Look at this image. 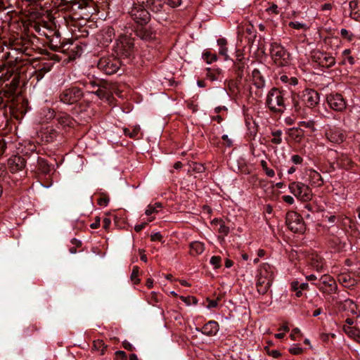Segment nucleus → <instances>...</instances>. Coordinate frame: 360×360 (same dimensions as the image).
<instances>
[{
  "label": "nucleus",
  "instance_id": "obj_1",
  "mask_svg": "<svg viewBox=\"0 0 360 360\" xmlns=\"http://www.w3.org/2000/svg\"><path fill=\"white\" fill-rule=\"evenodd\" d=\"M128 11V14L134 25H147L151 20V13L154 18L162 23L169 20L167 7L164 0H135Z\"/></svg>",
  "mask_w": 360,
  "mask_h": 360
},
{
  "label": "nucleus",
  "instance_id": "obj_2",
  "mask_svg": "<svg viewBox=\"0 0 360 360\" xmlns=\"http://www.w3.org/2000/svg\"><path fill=\"white\" fill-rule=\"evenodd\" d=\"M12 75L13 72L9 70L0 75V108H6L8 103L13 102L15 99L16 91L20 84L19 76L14 75L9 84L3 85Z\"/></svg>",
  "mask_w": 360,
  "mask_h": 360
},
{
  "label": "nucleus",
  "instance_id": "obj_3",
  "mask_svg": "<svg viewBox=\"0 0 360 360\" xmlns=\"http://www.w3.org/2000/svg\"><path fill=\"white\" fill-rule=\"evenodd\" d=\"M285 96L286 92L274 87L267 94L266 105L273 112L282 113L285 107Z\"/></svg>",
  "mask_w": 360,
  "mask_h": 360
},
{
  "label": "nucleus",
  "instance_id": "obj_4",
  "mask_svg": "<svg viewBox=\"0 0 360 360\" xmlns=\"http://www.w3.org/2000/svg\"><path fill=\"white\" fill-rule=\"evenodd\" d=\"M270 53L275 64L278 66H286L289 64L290 55L280 44L274 42L271 45Z\"/></svg>",
  "mask_w": 360,
  "mask_h": 360
},
{
  "label": "nucleus",
  "instance_id": "obj_5",
  "mask_svg": "<svg viewBox=\"0 0 360 360\" xmlns=\"http://www.w3.org/2000/svg\"><path fill=\"white\" fill-rule=\"evenodd\" d=\"M97 66L98 69L106 75H113L116 73L121 66V62L117 57L114 56H108L99 59Z\"/></svg>",
  "mask_w": 360,
  "mask_h": 360
},
{
  "label": "nucleus",
  "instance_id": "obj_6",
  "mask_svg": "<svg viewBox=\"0 0 360 360\" xmlns=\"http://www.w3.org/2000/svg\"><path fill=\"white\" fill-rule=\"evenodd\" d=\"M84 96L82 89L77 86H70L63 90L58 98L60 102L67 105H72L79 101Z\"/></svg>",
  "mask_w": 360,
  "mask_h": 360
},
{
  "label": "nucleus",
  "instance_id": "obj_7",
  "mask_svg": "<svg viewBox=\"0 0 360 360\" xmlns=\"http://www.w3.org/2000/svg\"><path fill=\"white\" fill-rule=\"evenodd\" d=\"M134 39L127 34H121L117 40L115 52L117 55L128 58L133 52Z\"/></svg>",
  "mask_w": 360,
  "mask_h": 360
},
{
  "label": "nucleus",
  "instance_id": "obj_8",
  "mask_svg": "<svg viewBox=\"0 0 360 360\" xmlns=\"http://www.w3.org/2000/svg\"><path fill=\"white\" fill-rule=\"evenodd\" d=\"M285 224L288 229L294 233H303L306 230V226L302 217L294 211L287 212Z\"/></svg>",
  "mask_w": 360,
  "mask_h": 360
},
{
  "label": "nucleus",
  "instance_id": "obj_9",
  "mask_svg": "<svg viewBox=\"0 0 360 360\" xmlns=\"http://www.w3.org/2000/svg\"><path fill=\"white\" fill-rule=\"evenodd\" d=\"M290 192L303 202L309 201L312 198L311 188L302 182H292L289 184Z\"/></svg>",
  "mask_w": 360,
  "mask_h": 360
},
{
  "label": "nucleus",
  "instance_id": "obj_10",
  "mask_svg": "<svg viewBox=\"0 0 360 360\" xmlns=\"http://www.w3.org/2000/svg\"><path fill=\"white\" fill-rule=\"evenodd\" d=\"M133 31L135 35L143 41L150 42L156 39V30L148 24L147 25H134Z\"/></svg>",
  "mask_w": 360,
  "mask_h": 360
},
{
  "label": "nucleus",
  "instance_id": "obj_11",
  "mask_svg": "<svg viewBox=\"0 0 360 360\" xmlns=\"http://www.w3.org/2000/svg\"><path fill=\"white\" fill-rule=\"evenodd\" d=\"M325 136L330 142L340 144L345 141L347 134L342 129L338 127L328 126L326 128Z\"/></svg>",
  "mask_w": 360,
  "mask_h": 360
},
{
  "label": "nucleus",
  "instance_id": "obj_12",
  "mask_svg": "<svg viewBox=\"0 0 360 360\" xmlns=\"http://www.w3.org/2000/svg\"><path fill=\"white\" fill-rule=\"evenodd\" d=\"M311 60L319 65L329 68L335 63V59L328 53L320 51H314L311 53Z\"/></svg>",
  "mask_w": 360,
  "mask_h": 360
},
{
  "label": "nucleus",
  "instance_id": "obj_13",
  "mask_svg": "<svg viewBox=\"0 0 360 360\" xmlns=\"http://www.w3.org/2000/svg\"><path fill=\"white\" fill-rule=\"evenodd\" d=\"M300 100L304 105L313 108L319 102V94L312 89H306L302 91Z\"/></svg>",
  "mask_w": 360,
  "mask_h": 360
},
{
  "label": "nucleus",
  "instance_id": "obj_14",
  "mask_svg": "<svg viewBox=\"0 0 360 360\" xmlns=\"http://www.w3.org/2000/svg\"><path fill=\"white\" fill-rule=\"evenodd\" d=\"M317 286L323 292L328 294L335 293L338 290L335 281L330 276L326 274L321 276Z\"/></svg>",
  "mask_w": 360,
  "mask_h": 360
},
{
  "label": "nucleus",
  "instance_id": "obj_15",
  "mask_svg": "<svg viewBox=\"0 0 360 360\" xmlns=\"http://www.w3.org/2000/svg\"><path fill=\"white\" fill-rule=\"evenodd\" d=\"M326 100L328 105L333 110L341 112L346 108V101L340 94L331 93L327 96Z\"/></svg>",
  "mask_w": 360,
  "mask_h": 360
},
{
  "label": "nucleus",
  "instance_id": "obj_16",
  "mask_svg": "<svg viewBox=\"0 0 360 360\" xmlns=\"http://www.w3.org/2000/svg\"><path fill=\"white\" fill-rule=\"evenodd\" d=\"M8 165L10 171L12 173H15L25 167L26 160L21 156L15 155L8 159Z\"/></svg>",
  "mask_w": 360,
  "mask_h": 360
},
{
  "label": "nucleus",
  "instance_id": "obj_17",
  "mask_svg": "<svg viewBox=\"0 0 360 360\" xmlns=\"http://www.w3.org/2000/svg\"><path fill=\"white\" fill-rule=\"evenodd\" d=\"M219 323L215 321H210L206 323L203 327L200 330L196 328L197 330L200 331L202 334L207 336L215 335L219 331Z\"/></svg>",
  "mask_w": 360,
  "mask_h": 360
},
{
  "label": "nucleus",
  "instance_id": "obj_18",
  "mask_svg": "<svg viewBox=\"0 0 360 360\" xmlns=\"http://www.w3.org/2000/svg\"><path fill=\"white\" fill-rule=\"evenodd\" d=\"M328 243L331 248L335 251L342 252L346 248V243L340 237L330 235L328 239Z\"/></svg>",
  "mask_w": 360,
  "mask_h": 360
},
{
  "label": "nucleus",
  "instance_id": "obj_19",
  "mask_svg": "<svg viewBox=\"0 0 360 360\" xmlns=\"http://www.w3.org/2000/svg\"><path fill=\"white\" fill-rule=\"evenodd\" d=\"M257 276L266 278L273 281L274 279V267L267 263L261 264L258 269Z\"/></svg>",
  "mask_w": 360,
  "mask_h": 360
},
{
  "label": "nucleus",
  "instance_id": "obj_20",
  "mask_svg": "<svg viewBox=\"0 0 360 360\" xmlns=\"http://www.w3.org/2000/svg\"><path fill=\"white\" fill-rule=\"evenodd\" d=\"M55 119L56 120L58 124L62 127H72L73 125V118L66 112H60L55 113Z\"/></svg>",
  "mask_w": 360,
  "mask_h": 360
},
{
  "label": "nucleus",
  "instance_id": "obj_21",
  "mask_svg": "<svg viewBox=\"0 0 360 360\" xmlns=\"http://www.w3.org/2000/svg\"><path fill=\"white\" fill-rule=\"evenodd\" d=\"M257 283H256V288L258 293L260 295H265L268 290H269V288L271 285L272 281L271 280H268L262 278H260L259 276H257Z\"/></svg>",
  "mask_w": 360,
  "mask_h": 360
},
{
  "label": "nucleus",
  "instance_id": "obj_22",
  "mask_svg": "<svg viewBox=\"0 0 360 360\" xmlns=\"http://www.w3.org/2000/svg\"><path fill=\"white\" fill-rule=\"evenodd\" d=\"M309 184L311 186L320 187L323 184V180L321 174L313 169H309L307 172Z\"/></svg>",
  "mask_w": 360,
  "mask_h": 360
},
{
  "label": "nucleus",
  "instance_id": "obj_23",
  "mask_svg": "<svg viewBox=\"0 0 360 360\" xmlns=\"http://www.w3.org/2000/svg\"><path fill=\"white\" fill-rule=\"evenodd\" d=\"M338 165L345 169H349L353 167L354 163L351 158L345 155L341 154L337 159Z\"/></svg>",
  "mask_w": 360,
  "mask_h": 360
},
{
  "label": "nucleus",
  "instance_id": "obj_24",
  "mask_svg": "<svg viewBox=\"0 0 360 360\" xmlns=\"http://www.w3.org/2000/svg\"><path fill=\"white\" fill-rule=\"evenodd\" d=\"M350 16L356 21H360V0H352L349 2Z\"/></svg>",
  "mask_w": 360,
  "mask_h": 360
},
{
  "label": "nucleus",
  "instance_id": "obj_25",
  "mask_svg": "<svg viewBox=\"0 0 360 360\" xmlns=\"http://www.w3.org/2000/svg\"><path fill=\"white\" fill-rule=\"evenodd\" d=\"M253 83L257 89H262L265 85V81L259 70L255 69L252 72Z\"/></svg>",
  "mask_w": 360,
  "mask_h": 360
},
{
  "label": "nucleus",
  "instance_id": "obj_26",
  "mask_svg": "<svg viewBox=\"0 0 360 360\" xmlns=\"http://www.w3.org/2000/svg\"><path fill=\"white\" fill-rule=\"evenodd\" d=\"M246 68L247 63H233V69L238 80H242Z\"/></svg>",
  "mask_w": 360,
  "mask_h": 360
},
{
  "label": "nucleus",
  "instance_id": "obj_27",
  "mask_svg": "<svg viewBox=\"0 0 360 360\" xmlns=\"http://www.w3.org/2000/svg\"><path fill=\"white\" fill-rule=\"evenodd\" d=\"M204 244L199 241H195L190 244V254L193 256L198 255L203 252Z\"/></svg>",
  "mask_w": 360,
  "mask_h": 360
},
{
  "label": "nucleus",
  "instance_id": "obj_28",
  "mask_svg": "<svg viewBox=\"0 0 360 360\" xmlns=\"http://www.w3.org/2000/svg\"><path fill=\"white\" fill-rule=\"evenodd\" d=\"M339 309L342 311L350 310L351 313L354 314L356 309V305L352 300L347 299L344 302H340Z\"/></svg>",
  "mask_w": 360,
  "mask_h": 360
},
{
  "label": "nucleus",
  "instance_id": "obj_29",
  "mask_svg": "<svg viewBox=\"0 0 360 360\" xmlns=\"http://www.w3.org/2000/svg\"><path fill=\"white\" fill-rule=\"evenodd\" d=\"M38 169L44 174H49L51 171L50 165L48 162L39 156L37 157Z\"/></svg>",
  "mask_w": 360,
  "mask_h": 360
},
{
  "label": "nucleus",
  "instance_id": "obj_30",
  "mask_svg": "<svg viewBox=\"0 0 360 360\" xmlns=\"http://www.w3.org/2000/svg\"><path fill=\"white\" fill-rule=\"evenodd\" d=\"M291 100L295 112L300 113L302 110V105H304L301 102L300 95L292 94L291 96Z\"/></svg>",
  "mask_w": 360,
  "mask_h": 360
},
{
  "label": "nucleus",
  "instance_id": "obj_31",
  "mask_svg": "<svg viewBox=\"0 0 360 360\" xmlns=\"http://www.w3.org/2000/svg\"><path fill=\"white\" fill-rule=\"evenodd\" d=\"M339 281L345 287L350 288L355 284V280L352 279L350 276L345 274L339 277Z\"/></svg>",
  "mask_w": 360,
  "mask_h": 360
},
{
  "label": "nucleus",
  "instance_id": "obj_32",
  "mask_svg": "<svg viewBox=\"0 0 360 360\" xmlns=\"http://www.w3.org/2000/svg\"><path fill=\"white\" fill-rule=\"evenodd\" d=\"M242 80H238V78L236 77L235 79H231L228 82V88L232 92L235 93L236 91H239V86L241 83Z\"/></svg>",
  "mask_w": 360,
  "mask_h": 360
},
{
  "label": "nucleus",
  "instance_id": "obj_33",
  "mask_svg": "<svg viewBox=\"0 0 360 360\" xmlns=\"http://www.w3.org/2000/svg\"><path fill=\"white\" fill-rule=\"evenodd\" d=\"M343 329H344V331L351 338H355L356 336L358 335V334H360V329L357 328H355V327H352V326H344L343 327Z\"/></svg>",
  "mask_w": 360,
  "mask_h": 360
},
{
  "label": "nucleus",
  "instance_id": "obj_34",
  "mask_svg": "<svg viewBox=\"0 0 360 360\" xmlns=\"http://www.w3.org/2000/svg\"><path fill=\"white\" fill-rule=\"evenodd\" d=\"M58 134V131L53 128L47 129L46 131L44 133L45 138L48 142L53 141L57 137Z\"/></svg>",
  "mask_w": 360,
  "mask_h": 360
},
{
  "label": "nucleus",
  "instance_id": "obj_35",
  "mask_svg": "<svg viewBox=\"0 0 360 360\" xmlns=\"http://www.w3.org/2000/svg\"><path fill=\"white\" fill-rule=\"evenodd\" d=\"M140 131V127L139 126L134 127L131 131L128 128H124L123 131L125 136H127L130 138H136Z\"/></svg>",
  "mask_w": 360,
  "mask_h": 360
},
{
  "label": "nucleus",
  "instance_id": "obj_36",
  "mask_svg": "<svg viewBox=\"0 0 360 360\" xmlns=\"http://www.w3.org/2000/svg\"><path fill=\"white\" fill-rule=\"evenodd\" d=\"M282 134H283V132L281 130L273 131L271 132V135L274 136V138L271 141V143H273L274 144H276V145H278V144L281 143L282 139L281 138V136Z\"/></svg>",
  "mask_w": 360,
  "mask_h": 360
},
{
  "label": "nucleus",
  "instance_id": "obj_37",
  "mask_svg": "<svg viewBox=\"0 0 360 360\" xmlns=\"http://www.w3.org/2000/svg\"><path fill=\"white\" fill-rule=\"evenodd\" d=\"M96 95H97L101 99H107L110 98V93L105 89L98 88L97 90L94 91Z\"/></svg>",
  "mask_w": 360,
  "mask_h": 360
},
{
  "label": "nucleus",
  "instance_id": "obj_38",
  "mask_svg": "<svg viewBox=\"0 0 360 360\" xmlns=\"http://www.w3.org/2000/svg\"><path fill=\"white\" fill-rule=\"evenodd\" d=\"M207 75L206 77L211 81H215L218 79V75H219L220 72L218 70H212L211 68L207 69Z\"/></svg>",
  "mask_w": 360,
  "mask_h": 360
},
{
  "label": "nucleus",
  "instance_id": "obj_39",
  "mask_svg": "<svg viewBox=\"0 0 360 360\" xmlns=\"http://www.w3.org/2000/svg\"><path fill=\"white\" fill-rule=\"evenodd\" d=\"M190 167L192 168L193 172L197 173H202L205 171V167L202 163L193 162L191 163Z\"/></svg>",
  "mask_w": 360,
  "mask_h": 360
},
{
  "label": "nucleus",
  "instance_id": "obj_40",
  "mask_svg": "<svg viewBox=\"0 0 360 360\" xmlns=\"http://www.w3.org/2000/svg\"><path fill=\"white\" fill-rule=\"evenodd\" d=\"M261 166L262 167V169L264 171L265 174L269 176V177H273L275 175V172L274 171V169H269L267 166V162L266 160H262L261 161Z\"/></svg>",
  "mask_w": 360,
  "mask_h": 360
},
{
  "label": "nucleus",
  "instance_id": "obj_41",
  "mask_svg": "<svg viewBox=\"0 0 360 360\" xmlns=\"http://www.w3.org/2000/svg\"><path fill=\"white\" fill-rule=\"evenodd\" d=\"M94 347L97 350H101V354H103L107 346L102 340H98L94 341Z\"/></svg>",
  "mask_w": 360,
  "mask_h": 360
},
{
  "label": "nucleus",
  "instance_id": "obj_42",
  "mask_svg": "<svg viewBox=\"0 0 360 360\" xmlns=\"http://www.w3.org/2000/svg\"><path fill=\"white\" fill-rule=\"evenodd\" d=\"M109 201H110V198L108 196V195H106L105 193H101L97 200V203L100 206L106 207L108 205Z\"/></svg>",
  "mask_w": 360,
  "mask_h": 360
},
{
  "label": "nucleus",
  "instance_id": "obj_43",
  "mask_svg": "<svg viewBox=\"0 0 360 360\" xmlns=\"http://www.w3.org/2000/svg\"><path fill=\"white\" fill-rule=\"evenodd\" d=\"M248 59L245 58L243 51L238 49L236 52V59L233 63H247Z\"/></svg>",
  "mask_w": 360,
  "mask_h": 360
},
{
  "label": "nucleus",
  "instance_id": "obj_44",
  "mask_svg": "<svg viewBox=\"0 0 360 360\" xmlns=\"http://www.w3.org/2000/svg\"><path fill=\"white\" fill-rule=\"evenodd\" d=\"M139 268L137 266H134L133 267V270L131 274V280L134 282V284H139L140 283V279L138 278Z\"/></svg>",
  "mask_w": 360,
  "mask_h": 360
},
{
  "label": "nucleus",
  "instance_id": "obj_45",
  "mask_svg": "<svg viewBox=\"0 0 360 360\" xmlns=\"http://www.w3.org/2000/svg\"><path fill=\"white\" fill-rule=\"evenodd\" d=\"M165 2V4L167 7V12L169 13V8L168 7L170 6L171 8H176L179 6L181 4V0H164Z\"/></svg>",
  "mask_w": 360,
  "mask_h": 360
},
{
  "label": "nucleus",
  "instance_id": "obj_46",
  "mask_svg": "<svg viewBox=\"0 0 360 360\" xmlns=\"http://www.w3.org/2000/svg\"><path fill=\"white\" fill-rule=\"evenodd\" d=\"M289 27L291 28H293V29H296V30H301V29L307 30L308 28V27L307 26L306 24L301 23V22H297V21L290 22Z\"/></svg>",
  "mask_w": 360,
  "mask_h": 360
},
{
  "label": "nucleus",
  "instance_id": "obj_47",
  "mask_svg": "<svg viewBox=\"0 0 360 360\" xmlns=\"http://www.w3.org/2000/svg\"><path fill=\"white\" fill-rule=\"evenodd\" d=\"M341 37L347 39L349 41H351L354 38V34L349 32V31L345 28L341 29L340 30Z\"/></svg>",
  "mask_w": 360,
  "mask_h": 360
},
{
  "label": "nucleus",
  "instance_id": "obj_48",
  "mask_svg": "<svg viewBox=\"0 0 360 360\" xmlns=\"http://www.w3.org/2000/svg\"><path fill=\"white\" fill-rule=\"evenodd\" d=\"M180 298L182 301H184L185 303H186L187 305H190L191 303H193L194 304H196L198 303L197 298L195 297H193V296H188V297L181 296Z\"/></svg>",
  "mask_w": 360,
  "mask_h": 360
},
{
  "label": "nucleus",
  "instance_id": "obj_49",
  "mask_svg": "<svg viewBox=\"0 0 360 360\" xmlns=\"http://www.w3.org/2000/svg\"><path fill=\"white\" fill-rule=\"evenodd\" d=\"M221 259L219 256H213L210 259V263L215 269H218L221 266Z\"/></svg>",
  "mask_w": 360,
  "mask_h": 360
},
{
  "label": "nucleus",
  "instance_id": "obj_50",
  "mask_svg": "<svg viewBox=\"0 0 360 360\" xmlns=\"http://www.w3.org/2000/svg\"><path fill=\"white\" fill-rule=\"evenodd\" d=\"M97 86L98 84L96 83L95 81L89 79L88 85L86 88V92L94 94L95 91L94 89Z\"/></svg>",
  "mask_w": 360,
  "mask_h": 360
},
{
  "label": "nucleus",
  "instance_id": "obj_51",
  "mask_svg": "<svg viewBox=\"0 0 360 360\" xmlns=\"http://www.w3.org/2000/svg\"><path fill=\"white\" fill-rule=\"evenodd\" d=\"M315 122L314 120H309L307 122H300V126L311 129L312 131H315L314 128Z\"/></svg>",
  "mask_w": 360,
  "mask_h": 360
},
{
  "label": "nucleus",
  "instance_id": "obj_52",
  "mask_svg": "<svg viewBox=\"0 0 360 360\" xmlns=\"http://www.w3.org/2000/svg\"><path fill=\"white\" fill-rule=\"evenodd\" d=\"M218 223L219 224V232L224 235H227L229 232V228L226 226L224 222L221 220H219Z\"/></svg>",
  "mask_w": 360,
  "mask_h": 360
},
{
  "label": "nucleus",
  "instance_id": "obj_53",
  "mask_svg": "<svg viewBox=\"0 0 360 360\" xmlns=\"http://www.w3.org/2000/svg\"><path fill=\"white\" fill-rule=\"evenodd\" d=\"M266 11L269 13L278 15L279 13V10L278 6L275 4H272L269 8L266 9Z\"/></svg>",
  "mask_w": 360,
  "mask_h": 360
},
{
  "label": "nucleus",
  "instance_id": "obj_54",
  "mask_svg": "<svg viewBox=\"0 0 360 360\" xmlns=\"http://www.w3.org/2000/svg\"><path fill=\"white\" fill-rule=\"evenodd\" d=\"M289 352L293 355H299L303 352V349L302 347L295 346L292 348H290Z\"/></svg>",
  "mask_w": 360,
  "mask_h": 360
},
{
  "label": "nucleus",
  "instance_id": "obj_55",
  "mask_svg": "<svg viewBox=\"0 0 360 360\" xmlns=\"http://www.w3.org/2000/svg\"><path fill=\"white\" fill-rule=\"evenodd\" d=\"M115 356H116V358L117 359V360H127V354L124 351H121V350L117 351L115 352Z\"/></svg>",
  "mask_w": 360,
  "mask_h": 360
},
{
  "label": "nucleus",
  "instance_id": "obj_56",
  "mask_svg": "<svg viewBox=\"0 0 360 360\" xmlns=\"http://www.w3.org/2000/svg\"><path fill=\"white\" fill-rule=\"evenodd\" d=\"M6 148V143L4 139L0 136V157L4 154Z\"/></svg>",
  "mask_w": 360,
  "mask_h": 360
},
{
  "label": "nucleus",
  "instance_id": "obj_57",
  "mask_svg": "<svg viewBox=\"0 0 360 360\" xmlns=\"http://www.w3.org/2000/svg\"><path fill=\"white\" fill-rule=\"evenodd\" d=\"M157 212H158V210L156 209V207H154L153 205H149L145 212V214L146 215L149 216L153 213H157Z\"/></svg>",
  "mask_w": 360,
  "mask_h": 360
},
{
  "label": "nucleus",
  "instance_id": "obj_58",
  "mask_svg": "<svg viewBox=\"0 0 360 360\" xmlns=\"http://www.w3.org/2000/svg\"><path fill=\"white\" fill-rule=\"evenodd\" d=\"M291 160L294 164L300 165L303 162V158L299 155H293Z\"/></svg>",
  "mask_w": 360,
  "mask_h": 360
},
{
  "label": "nucleus",
  "instance_id": "obj_59",
  "mask_svg": "<svg viewBox=\"0 0 360 360\" xmlns=\"http://www.w3.org/2000/svg\"><path fill=\"white\" fill-rule=\"evenodd\" d=\"M79 6H78V8L82 9L89 5V4L93 0H79Z\"/></svg>",
  "mask_w": 360,
  "mask_h": 360
},
{
  "label": "nucleus",
  "instance_id": "obj_60",
  "mask_svg": "<svg viewBox=\"0 0 360 360\" xmlns=\"http://www.w3.org/2000/svg\"><path fill=\"white\" fill-rule=\"evenodd\" d=\"M150 239L152 241H161L162 239V236L160 233L158 232L150 236Z\"/></svg>",
  "mask_w": 360,
  "mask_h": 360
},
{
  "label": "nucleus",
  "instance_id": "obj_61",
  "mask_svg": "<svg viewBox=\"0 0 360 360\" xmlns=\"http://www.w3.org/2000/svg\"><path fill=\"white\" fill-rule=\"evenodd\" d=\"M122 346L128 351H133L134 349V347L127 340H124L122 342Z\"/></svg>",
  "mask_w": 360,
  "mask_h": 360
},
{
  "label": "nucleus",
  "instance_id": "obj_62",
  "mask_svg": "<svg viewBox=\"0 0 360 360\" xmlns=\"http://www.w3.org/2000/svg\"><path fill=\"white\" fill-rule=\"evenodd\" d=\"M228 49L226 46L225 47H219V53L225 57V60H227L229 56L227 55Z\"/></svg>",
  "mask_w": 360,
  "mask_h": 360
},
{
  "label": "nucleus",
  "instance_id": "obj_63",
  "mask_svg": "<svg viewBox=\"0 0 360 360\" xmlns=\"http://www.w3.org/2000/svg\"><path fill=\"white\" fill-rule=\"evenodd\" d=\"M282 198L285 202L289 205H292L294 202V198L290 195H283Z\"/></svg>",
  "mask_w": 360,
  "mask_h": 360
},
{
  "label": "nucleus",
  "instance_id": "obj_64",
  "mask_svg": "<svg viewBox=\"0 0 360 360\" xmlns=\"http://www.w3.org/2000/svg\"><path fill=\"white\" fill-rule=\"evenodd\" d=\"M269 356H271L275 359H278L281 356V353L278 350H271L269 352Z\"/></svg>",
  "mask_w": 360,
  "mask_h": 360
}]
</instances>
